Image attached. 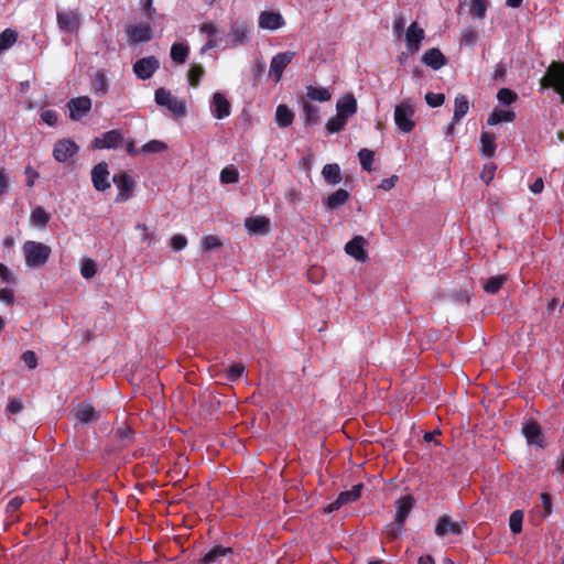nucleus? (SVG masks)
I'll return each instance as SVG.
<instances>
[{
	"label": "nucleus",
	"instance_id": "obj_51",
	"mask_svg": "<svg viewBox=\"0 0 564 564\" xmlns=\"http://www.w3.org/2000/svg\"><path fill=\"white\" fill-rule=\"evenodd\" d=\"M245 372V367L242 364H232L230 365V367L227 369V379L229 381H236L238 380L242 373Z\"/></svg>",
	"mask_w": 564,
	"mask_h": 564
},
{
	"label": "nucleus",
	"instance_id": "obj_35",
	"mask_svg": "<svg viewBox=\"0 0 564 564\" xmlns=\"http://www.w3.org/2000/svg\"><path fill=\"white\" fill-rule=\"evenodd\" d=\"M19 37V33L13 29H6L0 33V55L12 47Z\"/></svg>",
	"mask_w": 564,
	"mask_h": 564
},
{
	"label": "nucleus",
	"instance_id": "obj_5",
	"mask_svg": "<svg viewBox=\"0 0 564 564\" xmlns=\"http://www.w3.org/2000/svg\"><path fill=\"white\" fill-rule=\"evenodd\" d=\"M56 24L61 33L76 35L82 28V17L75 9H58L56 11Z\"/></svg>",
	"mask_w": 564,
	"mask_h": 564
},
{
	"label": "nucleus",
	"instance_id": "obj_44",
	"mask_svg": "<svg viewBox=\"0 0 564 564\" xmlns=\"http://www.w3.org/2000/svg\"><path fill=\"white\" fill-rule=\"evenodd\" d=\"M205 70L199 64H193L188 70V83L192 87H198Z\"/></svg>",
	"mask_w": 564,
	"mask_h": 564
},
{
	"label": "nucleus",
	"instance_id": "obj_24",
	"mask_svg": "<svg viewBox=\"0 0 564 564\" xmlns=\"http://www.w3.org/2000/svg\"><path fill=\"white\" fill-rule=\"evenodd\" d=\"M245 226L250 234L264 235L269 231L270 220L264 216L249 217Z\"/></svg>",
	"mask_w": 564,
	"mask_h": 564
},
{
	"label": "nucleus",
	"instance_id": "obj_39",
	"mask_svg": "<svg viewBox=\"0 0 564 564\" xmlns=\"http://www.w3.org/2000/svg\"><path fill=\"white\" fill-rule=\"evenodd\" d=\"M505 282V275H496L485 280L482 283V288L487 293L495 294L501 289Z\"/></svg>",
	"mask_w": 564,
	"mask_h": 564
},
{
	"label": "nucleus",
	"instance_id": "obj_48",
	"mask_svg": "<svg viewBox=\"0 0 564 564\" xmlns=\"http://www.w3.org/2000/svg\"><path fill=\"white\" fill-rule=\"evenodd\" d=\"M223 245L220 239L217 236L207 235L203 236L200 239V247L204 251H210L219 248Z\"/></svg>",
	"mask_w": 564,
	"mask_h": 564
},
{
	"label": "nucleus",
	"instance_id": "obj_45",
	"mask_svg": "<svg viewBox=\"0 0 564 564\" xmlns=\"http://www.w3.org/2000/svg\"><path fill=\"white\" fill-rule=\"evenodd\" d=\"M346 124L347 120H345L343 117L336 113L335 117L328 119V121L326 122V129L329 133H337L344 130Z\"/></svg>",
	"mask_w": 564,
	"mask_h": 564
},
{
	"label": "nucleus",
	"instance_id": "obj_3",
	"mask_svg": "<svg viewBox=\"0 0 564 564\" xmlns=\"http://www.w3.org/2000/svg\"><path fill=\"white\" fill-rule=\"evenodd\" d=\"M154 100L159 106L166 107L173 118H182L186 115L185 100L177 99L165 88L161 87L155 90Z\"/></svg>",
	"mask_w": 564,
	"mask_h": 564
},
{
	"label": "nucleus",
	"instance_id": "obj_32",
	"mask_svg": "<svg viewBox=\"0 0 564 564\" xmlns=\"http://www.w3.org/2000/svg\"><path fill=\"white\" fill-rule=\"evenodd\" d=\"M294 120V112L286 105H279L275 111V122L281 128H286L292 124Z\"/></svg>",
	"mask_w": 564,
	"mask_h": 564
},
{
	"label": "nucleus",
	"instance_id": "obj_15",
	"mask_svg": "<svg viewBox=\"0 0 564 564\" xmlns=\"http://www.w3.org/2000/svg\"><path fill=\"white\" fill-rule=\"evenodd\" d=\"M231 547L215 546L204 555L200 564H231Z\"/></svg>",
	"mask_w": 564,
	"mask_h": 564
},
{
	"label": "nucleus",
	"instance_id": "obj_59",
	"mask_svg": "<svg viewBox=\"0 0 564 564\" xmlns=\"http://www.w3.org/2000/svg\"><path fill=\"white\" fill-rule=\"evenodd\" d=\"M0 301L7 305H13L14 292L12 289L3 288L0 289Z\"/></svg>",
	"mask_w": 564,
	"mask_h": 564
},
{
	"label": "nucleus",
	"instance_id": "obj_22",
	"mask_svg": "<svg viewBox=\"0 0 564 564\" xmlns=\"http://www.w3.org/2000/svg\"><path fill=\"white\" fill-rule=\"evenodd\" d=\"M336 111L340 117L348 121V119L357 112L356 98L350 94L345 95L337 100Z\"/></svg>",
	"mask_w": 564,
	"mask_h": 564
},
{
	"label": "nucleus",
	"instance_id": "obj_56",
	"mask_svg": "<svg viewBox=\"0 0 564 564\" xmlns=\"http://www.w3.org/2000/svg\"><path fill=\"white\" fill-rule=\"evenodd\" d=\"M21 359L29 369H34L37 366V357L34 351L26 350L22 354Z\"/></svg>",
	"mask_w": 564,
	"mask_h": 564
},
{
	"label": "nucleus",
	"instance_id": "obj_38",
	"mask_svg": "<svg viewBox=\"0 0 564 564\" xmlns=\"http://www.w3.org/2000/svg\"><path fill=\"white\" fill-rule=\"evenodd\" d=\"M93 90L99 96H105L108 91V82L106 75L98 70L93 78Z\"/></svg>",
	"mask_w": 564,
	"mask_h": 564
},
{
	"label": "nucleus",
	"instance_id": "obj_27",
	"mask_svg": "<svg viewBox=\"0 0 564 564\" xmlns=\"http://www.w3.org/2000/svg\"><path fill=\"white\" fill-rule=\"evenodd\" d=\"M322 175L325 182L329 185H337L341 182V172L337 163H329L324 165Z\"/></svg>",
	"mask_w": 564,
	"mask_h": 564
},
{
	"label": "nucleus",
	"instance_id": "obj_50",
	"mask_svg": "<svg viewBox=\"0 0 564 564\" xmlns=\"http://www.w3.org/2000/svg\"><path fill=\"white\" fill-rule=\"evenodd\" d=\"M166 149H167V145L163 141L151 140L141 148V152H143V153H160V152H164Z\"/></svg>",
	"mask_w": 564,
	"mask_h": 564
},
{
	"label": "nucleus",
	"instance_id": "obj_26",
	"mask_svg": "<svg viewBox=\"0 0 564 564\" xmlns=\"http://www.w3.org/2000/svg\"><path fill=\"white\" fill-rule=\"evenodd\" d=\"M422 62L433 69H440L445 65V56L438 48H430L423 54Z\"/></svg>",
	"mask_w": 564,
	"mask_h": 564
},
{
	"label": "nucleus",
	"instance_id": "obj_16",
	"mask_svg": "<svg viewBox=\"0 0 564 564\" xmlns=\"http://www.w3.org/2000/svg\"><path fill=\"white\" fill-rule=\"evenodd\" d=\"M367 240L362 236H356L345 245V252L356 259L365 262L368 259Z\"/></svg>",
	"mask_w": 564,
	"mask_h": 564
},
{
	"label": "nucleus",
	"instance_id": "obj_63",
	"mask_svg": "<svg viewBox=\"0 0 564 564\" xmlns=\"http://www.w3.org/2000/svg\"><path fill=\"white\" fill-rule=\"evenodd\" d=\"M25 176H26V185L32 187L36 181V178H39V173L35 169H33L32 166H28L25 169Z\"/></svg>",
	"mask_w": 564,
	"mask_h": 564
},
{
	"label": "nucleus",
	"instance_id": "obj_62",
	"mask_svg": "<svg viewBox=\"0 0 564 564\" xmlns=\"http://www.w3.org/2000/svg\"><path fill=\"white\" fill-rule=\"evenodd\" d=\"M9 189V175L7 171L1 167L0 169V196L8 193Z\"/></svg>",
	"mask_w": 564,
	"mask_h": 564
},
{
	"label": "nucleus",
	"instance_id": "obj_58",
	"mask_svg": "<svg viewBox=\"0 0 564 564\" xmlns=\"http://www.w3.org/2000/svg\"><path fill=\"white\" fill-rule=\"evenodd\" d=\"M41 119L50 127L57 123V112L55 110L46 109L41 112Z\"/></svg>",
	"mask_w": 564,
	"mask_h": 564
},
{
	"label": "nucleus",
	"instance_id": "obj_54",
	"mask_svg": "<svg viewBox=\"0 0 564 564\" xmlns=\"http://www.w3.org/2000/svg\"><path fill=\"white\" fill-rule=\"evenodd\" d=\"M496 165L494 163H487L484 165L482 167V171L480 173V178L486 183V184H489L494 177H495V173H496Z\"/></svg>",
	"mask_w": 564,
	"mask_h": 564
},
{
	"label": "nucleus",
	"instance_id": "obj_40",
	"mask_svg": "<svg viewBox=\"0 0 564 564\" xmlns=\"http://www.w3.org/2000/svg\"><path fill=\"white\" fill-rule=\"evenodd\" d=\"M221 184H232L239 181V172L234 165L225 166L219 175Z\"/></svg>",
	"mask_w": 564,
	"mask_h": 564
},
{
	"label": "nucleus",
	"instance_id": "obj_57",
	"mask_svg": "<svg viewBox=\"0 0 564 564\" xmlns=\"http://www.w3.org/2000/svg\"><path fill=\"white\" fill-rule=\"evenodd\" d=\"M478 39L477 31L473 29H466L462 34V43L465 45H474Z\"/></svg>",
	"mask_w": 564,
	"mask_h": 564
},
{
	"label": "nucleus",
	"instance_id": "obj_11",
	"mask_svg": "<svg viewBox=\"0 0 564 564\" xmlns=\"http://www.w3.org/2000/svg\"><path fill=\"white\" fill-rule=\"evenodd\" d=\"M258 25L263 30L275 31L285 25V20L279 11L265 10L259 14Z\"/></svg>",
	"mask_w": 564,
	"mask_h": 564
},
{
	"label": "nucleus",
	"instance_id": "obj_10",
	"mask_svg": "<svg viewBox=\"0 0 564 564\" xmlns=\"http://www.w3.org/2000/svg\"><path fill=\"white\" fill-rule=\"evenodd\" d=\"M364 486L361 484H357L352 486L350 490L341 491L337 499L333 502H330L326 508V512H333L338 510L340 507L348 505L350 502H354L358 500L361 497Z\"/></svg>",
	"mask_w": 564,
	"mask_h": 564
},
{
	"label": "nucleus",
	"instance_id": "obj_21",
	"mask_svg": "<svg viewBox=\"0 0 564 564\" xmlns=\"http://www.w3.org/2000/svg\"><path fill=\"white\" fill-rule=\"evenodd\" d=\"M69 116L73 120H79L91 109V100L87 96L73 98L68 102Z\"/></svg>",
	"mask_w": 564,
	"mask_h": 564
},
{
	"label": "nucleus",
	"instance_id": "obj_42",
	"mask_svg": "<svg viewBox=\"0 0 564 564\" xmlns=\"http://www.w3.org/2000/svg\"><path fill=\"white\" fill-rule=\"evenodd\" d=\"M48 220H50V215L44 208L36 207L32 210L31 221L33 225L39 226V227H44L48 223Z\"/></svg>",
	"mask_w": 564,
	"mask_h": 564
},
{
	"label": "nucleus",
	"instance_id": "obj_29",
	"mask_svg": "<svg viewBox=\"0 0 564 564\" xmlns=\"http://www.w3.org/2000/svg\"><path fill=\"white\" fill-rule=\"evenodd\" d=\"M230 46L245 44L249 39V28L247 25H234L229 33Z\"/></svg>",
	"mask_w": 564,
	"mask_h": 564
},
{
	"label": "nucleus",
	"instance_id": "obj_47",
	"mask_svg": "<svg viewBox=\"0 0 564 564\" xmlns=\"http://www.w3.org/2000/svg\"><path fill=\"white\" fill-rule=\"evenodd\" d=\"M375 153L368 149H361L358 152V158L361 164V167L368 172L372 170Z\"/></svg>",
	"mask_w": 564,
	"mask_h": 564
},
{
	"label": "nucleus",
	"instance_id": "obj_46",
	"mask_svg": "<svg viewBox=\"0 0 564 564\" xmlns=\"http://www.w3.org/2000/svg\"><path fill=\"white\" fill-rule=\"evenodd\" d=\"M97 273V263L93 259H85L82 261L80 274L85 279H91Z\"/></svg>",
	"mask_w": 564,
	"mask_h": 564
},
{
	"label": "nucleus",
	"instance_id": "obj_41",
	"mask_svg": "<svg viewBox=\"0 0 564 564\" xmlns=\"http://www.w3.org/2000/svg\"><path fill=\"white\" fill-rule=\"evenodd\" d=\"M488 0H470V13L473 17L482 20L488 9Z\"/></svg>",
	"mask_w": 564,
	"mask_h": 564
},
{
	"label": "nucleus",
	"instance_id": "obj_31",
	"mask_svg": "<svg viewBox=\"0 0 564 564\" xmlns=\"http://www.w3.org/2000/svg\"><path fill=\"white\" fill-rule=\"evenodd\" d=\"M76 417L82 423H90L98 420L99 413L90 404L82 403L76 408Z\"/></svg>",
	"mask_w": 564,
	"mask_h": 564
},
{
	"label": "nucleus",
	"instance_id": "obj_52",
	"mask_svg": "<svg viewBox=\"0 0 564 564\" xmlns=\"http://www.w3.org/2000/svg\"><path fill=\"white\" fill-rule=\"evenodd\" d=\"M497 98L501 104L510 105L517 99V95L508 88H502L498 91Z\"/></svg>",
	"mask_w": 564,
	"mask_h": 564
},
{
	"label": "nucleus",
	"instance_id": "obj_64",
	"mask_svg": "<svg viewBox=\"0 0 564 564\" xmlns=\"http://www.w3.org/2000/svg\"><path fill=\"white\" fill-rule=\"evenodd\" d=\"M398 182V176L392 175L391 177L384 178L381 181L379 188L383 191H390L392 189Z\"/></svg>",
	"mask_w": 564,
	"mask_h": 564
},
{
	"label": "nucleus",
	"instance_id": "obj_12",
	"mask_svg": "<svg viewBox=\"0 0 564 564\" xmlns=\"http://www.w3.org/2000/svg\"><path fill=\"white\" fill-rule=\"evenodd\" d=\"M160 67V63L156 57L148 56L138 59L133 65V73L139 79H149Z\"/></svg>",
	"mask_w": 564,
	"mask_h": 564
},
{
	"label": "nucleus",
	"instance_id": "obj_60",
	"mask_svg": "<svg viewBox=\"0 0 564 564\" xmlns=\"http://www.w3.org/2000/svg\"><path fill=\"white\" fill-rule=\"evenodd\" d=\"M0 279L8 284L14 283L15 281L13 272L2 263H0Z\"/></svg>",
	"mask_w": 564,
	"mask_h": 564
},
{
	"label": "nucleus",
	"instance_id": "obj_36",
	"mask_svg": "<svg viewBox=\"0 0 564 564\" xmlns=\"http://www.w3.org/2000/svg\"><path fill=\"white\" fill-rule=\"evenodd\" d=\"M516 118V115L513 111L510 110H503V109H496L492 111V113L489 116L487 122L490 126H496L501 122H511Z\"/></svg>",
	"mask_w": 564,
	"mask_h": 564
},
{
	"label": "nucleus",
	"instance_id": "obj_6",
	"mask_svg": "<svg viewBox=\"0 0 564 564\" xmlns=\"http://www.w3.org/2000/svg\"><path fill=\"white\" fill-rule=\"evenodd\" d=\"M413 508V498L411 496L401 497L395 501V517H394V525L395 529L392 528L391 535L395 538L398 535V531H400L404 522Z\"/></svg>",
	"mask_w": 564,
	"mask_h": 564
},
{
	"label": "nucleus",
	"instance_id": "obj_49",
	"mask_svg": "<svg viewBox=\"0 0 564 564\" xmlns=\"http://www.w3.org/2000/svg\"><path fill=\"white\" fill-rule=\"evenodd\" d=\"M523 521V512L521 510H516L510 514L509 518V527L512 533L517 534L522 529Z\"/></svg>",
	"mask_w": 564,
	"mask_h": 564
},
{
	"label": "nucleus",
	"instance_id": "obj_19",
	"mask_svg": "<svg viewBox=\"0 0 564 564\" xmlns=\"http://www.w3.org/2000/svg\"><path fill=\"white\" fill-rule=\"evenodd\" d=\"M231 105L223 93H215L210 102V112L216 119H225L230 115Z\"/></svg>",
	"mask_w": 564,
	"mask_h": 564
},
{
	"label": "nucleus",
	"instance_id": "obj_14",
	"mask_svg": "<svg viewBox=\"0 0 564 564\" xmlns=\"http://www.w3.org/2000/svg\"><path fill=\"white\" fill-rule=\"evenodd\" d=\"M123 141V137L119 130H110L105 132L101 137L95 138L91 141V148L104 150V149H116Z\"/></svg>",
	"mask_w": 564,
	"mask_h": 564
},
{
	"label": "nucleus",
	"instance_id": "obj_8",
	"mask_svg": "<svg viewBox=\"0 0 564 564\" xmlns=\"http://www.w3.org/2000/svg\"><path fill=\"white\" fill-rule=\"evenodd\" d=\"M295 56V52L285 51L275 54L270 63L269 74L273 77L274 82L278 83L281 80L283 70L285 67L291 64Z\"/></svg>",
	"mask_w": 564,
	"mask_h": 564
},
{
	"label": "nucleus",
	"instance_id": "obj_37",
	"mask_svg": "<svg viewBox=\"0 0 564 564\" xmlns=\"http://www.w3.org/2000/svg\"><path fill=\"white\" fill-rule=\"evenodd\" d=\"M302 109L304 112L305 123L316 124L319 119V109L307 100L302 101Z\"/></svg>",
	"mask_w": 564,
	"mask_h": 564
},
{
	"label": "nucleus",
	"instance_id": "obj_53",
	"mask_svg": "<svg viewBox=\"0 0 564 564\" xmlns=\"http://www.w3.org/2000/svg\"><path fill=\"white\" fill-rule=\"evenodd\" d=\"M425 101L430 107L436 108L444 104L445 96L443 94L427 93L425 95Z\"/></svg>",
	"mask_w": 564,
	"mask_h": 564
},
{
	"label": "nucleus",
	"instance_id": "obj_30",
	"mask_svg": "<svg viewBox=\"0 0 564 564\" xmlns=\"http://www.w3.org/2000/svg\"><path fill=\"white\" fill-rule=\"evenodd\" d=\"M480 154L491 158L496 151V138L492 133L482 131L480 135Z\"/></svg>",
	"mask_w": 564,
	"mask_h": 564
},
{
	"label": "nucleus",
	"instance_id": "obj_25",
	"mask_svg": "<svg viewBox=\"0 0 564 564\" xmlns=\"http://www.w3.org/2000/svg\"><path fill=\"white\" fill-rule=\"evenodd\" d=\"M523 435L525 436L529 444L536 446H543V434L538 423L527 422L523 426Z\"/></svg>",
	"mask_w": 564,
	"mask_h": 564
},
{
	"label": "nucleus",
	"instance_id": "obj_23",
	"mask_svg": "<svg viewBox=\"0 0 564 564\" xmlns=\"http://www.w3.org/2000/svg\"><path fill=\"white\" fill-rule=\"evenodd\" d=\"M349 192L344 188H339L336 192L332 193L329 196H327L323 200V204L327 210H335L345 205L349 200Z\"/></svg>",
	"mask_w": 564,
	"mask_h": 564
},
{
	"label": "nucleus",
	"instance_id": "obj_2",
	"mask_svg": "<svg viewBox=\"0 0 564 564\" xmlns=\"http://www.w3.org/2000/svg\"><path fill=\"white\" fill-rule=\"evenodd\" d=\"M415 106L410 99H404L394 107V123L403 133H410L415 128Z\"/></svg>",
	"mask_w": 564,
	"mask_h": 564
},
{
	"label": "nucleus",
	"instance_id": "obj_4",
	"mask_svg": "<svg viewBox=\"0 0 564 564\" xmlns=\"http://www.w3.org/2000/svg\"><path fill=\"white\" fill-rule=\"evenodd\" d=\"M542 88H553L564 102V63L553 62L541 79Z\"/></svg>",
	"mask_w": 564,
	"mask_h": 564
},
{
	"label": "nucleus",
	"instance_id": "obj_7",
	"mask_svg": "<svg viewBox=\"0 0 564 564\" xmlns=\"http://www.w3.org/2000/svg\"><path fill=\"white\" fill-rule=\"evenodd\" d=\"M112 181L118 188V194L115 198V202L121 203L128 200L132 196L135 186L133 178L123 172L115 174Z\"/></svg>",
	"mask_w": 564,
	"mask_h": 564
},
{
	"label": "nucleus",
	"instance_id": "obj_61",
	"mask_svg": "<svg viewBox=\"0 0 564 564\" xmlns=\"http://www.w3.org/2000/svg\"><path fill=\"white\" fill-rule=\"evenodd\" d=\"M23 410V402L20 399L12 398L7 405V412L17 414Z\"/></svg>",
	"mask_w": 564,
	"mask_h": 564
},
{
	"label": "nucleus",
	"instance_id": "obj_34",
	"mask_svg": "<svg viewBox=\"0 0 564 564\" xmlns=\"http://www.w3.org/2000/svg\"><path fill=\"white\" fill-rule=\"evenodd\" d=\"M189 54V46L186 43H174L171 46L170 56L176 64H184Z\"/></svg>",
	"mask_w": 564,
	"mask_h": 564
},
{
	"label": "nucleus",
	"instance_id": "obj_18",
	"mask_svg": "<svg viewBox=\"0 0 564 564\" xmlns=\"http://www.w3.org/2000/svg\"><path fill=\"white\" fill-rule=\"evenodd\" d=\"M91 181L94 187L99 192L110 187L108 164L106 162H100L94 166L91 170Z\"/></svg>",
	"mask_w": 564,
	"mask_h": 564
},
{
	"label": "nucleus",
	"instance_id": "obj_17",
	"mask_svg": "<svg viewBox=\"0 0 564 564\" xmlns=\"http://www.w3.org/2000/svg\"><path fill=\"white\" fill-rule=\"evenodd\" d=\"M129 40L133 44L149 42L152 39V28L149 23L129 25L126 29Z\"/></svg>",
	"mask_w": 564,
	"mask_h": 564
},
{
	"label": "nucleus",
	"instance_id": "obj_43",
	"mask_svg": "<svg viewBox=\"0 0 564 564\" xmlns=\"http://www.w3.org/2000/svg\"><path fill=\"white\" fill-rule=\"evenodd\" d=\"M135 230L141 231L140 240L142 243H145L148 247H151L156 241V236L153 230H150L147 225L138 224L135 226Z\"/></svg>",
	"mask_w": 564,
	"mask_h": 564
},
{
	"label": "nucleus",
	"instance_id": "obj_20",
	"mask_svg": "<svg viewBox=\"0 0 564 564\" xmlns=\"http://www.w3.org/2000/svg\"><path fill=\"white\" fill-rule=\"evenodd\" d=\"M425 32L419 26L416 22H413L405 31V43L406 47L411 53H415L420 50L421 43L424 40Z\"/></svg>",
	"mask_w": 564,
	"mask_h": 564
},
{
	"label": "nucleus",
	"instance_id": "obj_33",
	"mask_svg": "<svg viewBox=\"0 0 564 564\" xmlns=\"http://www.w3.org/2000/svg\"><path fill=\"white\" fill-rule=\"evenodd\" d=\"M469 110V101L466 96L458 95L455 98L454 102V116L453 121L454 123L459 122L468 112Z\"/></svg>",
	"mask_w": 564,
	"mask_h": 564
},
{
	"label": "nucleus",
	"instance_id": "obj_1",
	"mask_svg": "<svg viewBox=\"0 0 564 564\" xmlns=\"http://www.w3.org/2000/svg\"><path fill=\"white\" fill-rule=\"evenodd\" d=\"M22 251L25 263L30 268L43 267L47 262L52 252L48 246L33 240L25 241L23 243Z\"/></svg>",
	"mask_w": 564,
	"mask_h": 564
},
{
	"label": "nucleus",
	"instance_id": "obj_55",
	"mask_svg": "<svg viewBox=\"0 0 564 564\" xmlns=\"http://www.w3.org/2000/svg\"><path fill=\"white\" fill-rule=\"evenodd\" d=\"M170 245L174 251H181L187 246V239L183 235H174L171 238Z\"/></svg>",
	"mask_w": 564,
	"mask_h": 564
},
{
	"label": "nucleus",
	"instance_id": "obj_28",
	"mask_svg": "<svg viewBox=\"0 0 564 564\" xmlns=\"http://www.w3.org/2000/svg\"><path fill=\"white\" fill-rule=\"evenodd\" d=\"M306 100L326 102L332 99L330 91L325 87L310 85L306 87Z\"/></svg>",
	"mask_w": 564,
	"mask_h": 564
},
{
	"label": "nucleus",
	"instance_id": "obj_13",
	"mask_svg": "<svg viewBox=\"0 0 564 564\" xmlns=\"http://www.w3.org/2000/svg\"><path fill=\"white\" fill-rule=\"evenodd\" d=\"M464 522L453 521L448 516H442L435 525V534L445 538L451 534L459 535L463 532Z\"/></svg>",
	"mask_w": 564,
	"mask_h": 564
},
{
	"label": "nucleus",
	"instance_id": "obj_9",
	"mask_svg": "<svg viewBox=\"0 0 564 564\" xmlns=\"http://www.w3.org/2000/svg\"><path fill=\"white\" fill-rule=\"evenodd\" d=\"M78 151L79 147L72 139H61L54 144L53 158L57 162L64 163L77 154Z\"/></svg>",
	"mask_w": 564,
	"mask_h": 564
}]
</instances>
